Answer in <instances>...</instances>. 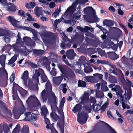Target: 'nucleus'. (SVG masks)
<instances>
[{"label": "nucleus", "mask_w": 133, "mask_h": 133, "mask_svg": "<svg viewBox=\"0 0 133 133\" xmlns=\"http://www.w3.org/2000/svg\"><path fill=\"white\" fill-rule=\"evenodd\" d=\"M82 106L80 104L76 105L72 109V111L77 114V121L80 124H83L86 121L88 117V114L91 111V105L90 104L88 105H85L83 107L82 111L81 113L79 112L81 110Z\"/></svg>", "instance_id": "1"}, {"label": "nucleus", "mask_w": 133, "mask_h": 133, "mask_svg": "<svg viewBox=\"0 0 133 133\" xmlns=\"http://www.w3.org/2000/svg\"><path fill=\"white\" fill-rule=\"evenodd\" d=\"M45 86V89L41 92V97L43 101L44 102L47 99V94H49L48 101L52 108V105H55L56 104L57 99L55 94L51 91L52 85L49 81H47Z\"/></svg>", "instance_id": "2"}, {"label": "nucleus", "mask_w": 133, "mask_h": 133, "mask_svg": "<svg viewBox=\"0 0 133 133\" xmlns=\"http://www.w3.org/2000/svg\"><path fill=\"white\" fill-rule=\"evenodd\" d=\"M65 99L63 98L61 100L60 105L59 107V109L58 110V113L61 115V117L62 119V120L57 123L58 129L60 131L61 133H64V115L62 111V108L63 107L65 102Z\"/></svg>", "instance_id": "3"}, {"label": "nucleus", "mask_w": 133, "mask_h": 133, "mask_svg": "<svg viewBox=\"0 0 133 133\" xmlns=\"http://www.w3.org/2000/svg\"><path fill=\"white\" fill-rule=\"evenodd\" d=\"M41 75V82L42 83L46 82L48 78L45 75L43 71L41 69L39 68L35 70V73L32 76V79L36 81V83L39 84V77Z\"/></svg>", "instance_id": "4"}, {"label": "nucleus", "mask_w": 133, "mask_h": 133, "mask_svg": "<svg viewBox=\"0 0 133 133\" xmlns=\"http://www.w3.org/2000/svg\"><path fill=\"white\" fill-rule=\"evenodd\" d=\"M125 92L124 94L125 99L124 97L121 96V103L122 107L124 109L127 108L128 109H130L129 106L125 103L126 102L127 100H129L131 97V91L130 90H127L125 89Z\"/></svg>", "instance_id": "5"}, {"label": "nucleus", "mask_w": 133, "mask_h": 133, "mask_svg": "<svg viewBox=\"0 0 133 133\" xmlns=\"http://www.w3.org/2000/svg\"><path fill=\"white\" fill-rule=\"evenodd\" d=\"M39 34L44 43L46 42V40L49 39L54 40L56 38L55 34L48 31H45L40 32Z\"/></svg>", "instance_id": "6"}, {"label": "nucleus", "mask_w": 133, "mask_h": 133, "mask_svg": "<svg viewBox=\"0 0 133 133\" xmlns=\"http://www.w3.org/2000/svg\"><path fill=\"white\" fill-rule=\"evenodd\" d=\"M77 4V1L73 3L71 6L68 8L63 16L65 18L70 17L75 11Z\"/></svg>", "instance_id": "7"}, {"label": "nucleus", "mask_w": 133, "mask_h": 133, "mask_svg": "<svg viewBox=\"0 0 133 133\" xmlns=\"http://www.w3.org/2000/svg\"><path fill=\"white\" fill-rule=\"evenodd\" d=\"M19 32L18 33L16 42L15 44H13L11 46L13 48L14 50L16 51H19V47L22 45V39L21 38Z\"/></svg>", "instance_id": "8"}, {"label": "nucleus", "mask_w": 133, "mask_h": 133, "mask_svg": "<svg viewBox=\"0 0 133 133\" xmlns=\"http://www.w3.org/2000/svg\"><path fill=\"white\" fill-rule=\"evenodd\" d=\"M34 102L37 106H40L41 105L40 103L34 95H31L26 101V102L28 104L30 102Z\"/></svg>", "instance_id": "9"}, {"label": "nucleus", "mask_w": 133, "mask_h": 133, "mask_svg": "<svg viewBox=\"0 0 133 133\" xmlns=\"http://www.w3.org/2000/svg\"><path fill=\"white\" fill-rule=\"evenodd\" d=\"M89 93L88 92H85L84 95L81 97L82 103L84 104L85 103L88 102L89 101Z\"/></svg>", "instance_id": "10"}, {"label": "nucleus", "mask_w": 133, "mask_h": 133, "mask_svg": "<svg viewBox=\"0 0 133 133\" xmlns=\"http://www.w3.org/2000/svg\"><path fill=\"white\" fill-rule=\"evenodd\" d=\"M21 28L22 29H23L26 30L31 32L34 36V37H33V39L35 40H36L37 39V38L36 36L37 32L35 30L29 27L22 26Z\"/></svg>", "instance_id": "11"}, {"label": "nucleus", "mask_w": 133, "mask_h": 133, "mask_svg": "<svg viewBox=\"0 0 133 133\" xmlns=\"http://www.w3.org/2000/svg\"><path fill=\"white\" fill-rule=\"evenodd\" d=\"M23 40L25 44L26 45L32 47L35 45V42L33 41L32 39L29 37H25L23 38Z\"/></svg>", "instance_id": "12"}, {"label": "nucleus", "mask_w": 133, "mask_h": 133, "mask_svg": "<svg viewBox=\"0 0 133 133\" xmlns=\"http://www.w3.org/2000/svg\"><path fill=\"white\" fill-rule=\"evenodd\" d=\"M28 78V71H25L22 75L21 79L24 85L25 86H27V81Z\"/></svg>", "instance_id": "13"}, {"label": "nucleus", "mask_w": 133, "mask_h": 133, "mask_svg": "<svg viewBox=\"0 0 133 133\" xmlns=\"http://www.w3.org/2000/svg\"><path fill=\"white\" fill-rule=\"evenodd\" d=\"M76 55V54L75 53L74 50L72 49H70L68 51L66 54L67 57L70 59H72Z\"/></svg>", "instance_id": "14"}, {"label": "nucleus", "mask_w": 133, "mask_h": 133, "mask_svg": "<svg viewBox=\"0 0 133 133\" xmlns=\"http://www.w3.org/2000/svg\"><path fill=\"white\" fill-rule=\"evenodd\" d=\"M63 79L61 76L55 77L53 78L52 82L53 83L56 85H59Z\"/></svg>", "instance_id": "15"}, {"label": "nucleus", "mask_w": 133, "mask_h": 133, "mask_svg": "<svg viewBox=\"0 0 133 133\" xmlns=\"http://www.w3.org/2000/svg\"><path fill=\"white\" fill-rule=\"evenodd\" d=\"M89 10H90L93 13L94 20H95L96 22H98L99 21V19L97 17V15H95L96 12L95 10L93 9L92 7H89L87 8L84 9V12H85L86 11Z\"/></svg>", "instance_id": "16"}, {"label": "nucleus", "mask_w": 133, "mask_h": 133, "mask_svg": "<svg viewBox=\"0 0 133 133\" xmlns=\"http://www.w3.org/2000/svg\"><path fill=\"white\" fill-rule=\"evenodd\" d=\"M17 57V55H15L11 59L9 60L8 64L11 67H14L15 65V64L14 62L16 60Z\"/></svg>", "instance_id": "17"}, {"label": "nucleus", "mask_w": 133, "mask_h": 133, "mask_svg": "<svg viewBox=\"0 0 133 133\" xmlns=\"http://www.w3.org/2000/svg\"><path fill=\"white\" fill-rule=\"evenodd\" d=\"M7 19L13 26L15 27L17 26L18 21L15 19L13 17L9 16L7 18Z\"/></svg>", "instance_id": "18"}, {"label": "nucleus", "mask_w": 133, "mask_h": 133, "mask_svg": "<svg viewBox=\"0 0 133 133\" xmlns=\"http://www.w3.org/2000/svg\"><path fill=\"white\" fill-rule=\"evenodd\" d=\"M6 10L10 12H15L17 9V6L13 5L10 6H7L6 7Z\"/></svg>", "instance_id": "19"}, {"label": "nucleus", "mask_w": 133, "mask_h": 133, "mask_svg": "<svg viewBox=\"0 0 133 133\" xmlns=\"http://www.w3.org/2000/svg\"><path fill=\"white\" fill-rule=\"evenodd\" d=\"M103 23L104 25H106L107 27H110L113 25L114 22L112 21L105 19L103 21Z\"/></svg>", "instance_id": "20"}, {"label": "nucleus", "mask_w": 133, "mask_h": 133, "mask_svg": "<svg viewBox=\"0 0 133 133\" xmlns=\"http://www.w3.org/2000/svg\"><path fill=\"white\" fill-rule=\"evenodd\" d=\"M84 80L86 82L91 83H95L93 76H85L84 77Z\"/></svg>", "instance_id": "21"}, {"label": "nucleus", "mask_w": 133, "mask_h": 133, "mask_svg": "<svg viewBox=\"0 0 133 133\" xmlns=\"http://www.w3.org/2000/svg\"><path fill=\"white\" fill-rule=\"evenodd\" d=\"M94 77L95 79V83H96L98 82V79H102L103 75H102L98 73L95 74H93Z\"/></svg>", "instance_id": "22"}, {"label": "nucleus", "mask_w": 133, "mask_h": 133, "mask_svg": "<svg viewBox=\"0 0 133 133\" xmlns=\"http://www.w3.org/2000/svg\"><path fill=\"white\" fill-rule=\"evenodd\" d=\"M34 13L37 16L42 15V9L41 8H38L37 6L36 7L34 10Z\"/></svg>", "instance_id": "23"}, {"label": "nucleus", "mask_w": 133, "mask_h": 133, "mask_svg": "<svg viewBox=\"0 0 133 133\" xmlns=\"http://www.w3.org/2000/svg\"><path fill=\"white\" fill-rule=\"evenodd\" d=\"M4 75L6 79L7 80L8 78V73L4 68H0V75Z\"/></svg>", "instance_id": "24"}, {"label": "nucleus", "mask_w": 133, "mask_h": 133, "mask_svg": "<svg viewBox=\"0 0 133 133\" xmlns=\"http://www.w3.org/2000/svg\"><path fill=\"white\" fill-rule=\"evenodd\" d=\"M67 76V78L70 77L72 78H75V77L74 72L70 69H68Z\"/></svg>", "instance_id": "25"}, {"label": "nucleus", "mask_w": 133, "mask_h": 133, "mask_svg": "<svg viewBox=\"0 0 133 133\" xmlns=\"http://www.w3.org/2000/svg\"><path fill=\"white\" fill-rule=\"evenodd\" d=\"M41 111L42 116L43 117L46 116L48 113V110L45 106L42 107L41 109Z\"/></svg>", "instance_id": "26"}, {"label": "nucleus", "mask_w": 133, "mask_h": 133, "mask_svg": "<svg viewBox=\"0 0 133 133\" xmlns=\"http://www.w3.org/2000/svg\"><path fill=\"white\" fill-rule=\"evenodd\" d=\"M6 56L2 55L0 56V63L3 67L4 66L5 63Z\"/></svg>", "instance_id": "27"}, {"label": "nucleus", "mask_w": 133, "mask_h": 133, "mask_svg": "<svg viewBox=\"0 0 133 133\" xmlns=\"http://www.w3.org/2000/svg\"><path fill=\"white\" fill-rule=\"evenodd\" d=\"M62 37L63 39L65 41V42L67 43L66 45L69 48L71 45V42L64 34H63L62 35Z\"/></svg>", "instance_id": "28"}, {"label": "nucleus", "mask_w": 133, "mask_h": 133, "mask_svg": "<svg viewBox=\"0 0 133 133\" xmlns=\"http://www.w3.org/2000/svg\"><path fill=\"white\" fill-rule=\"evenodd\" d=\"M67 85L65 84H61L60 86V89L62 90L63 92L64 93H65L67 90Z\"/></svg>", "instance_id": "29"}, {"label": "nucleus", "mask_w": 133, "mask_h": 133, "mask_svg": "<svg viewBox=\"0 0 133 133\" xmlns=\"http://www.w3.org/2000/svg\"><path fill=\"white\" fill-rule=\"evenodd\" d=\"M3 130L4 133H8L10 131V129L8 128V125L5 123H3Z\"/></svg>", "instance_id": "30"}, {"label": "nucleus", "mask_w": 133, "mask_h": 133, "mask_svg": "<svg viewBox=\"0 0 133 133\" xmlns=\"http://www.w3.org/2000/svg\"><path fill=\"white\" fill-rule=\"evenodd\" d=\"M109 102L108 101V99H107V101L104 103L102 107H101V108L100 109V110L101 112H103L105 110L106 108L107 107V106L108 105H109Z\"/></svg>", "instance_id": "31"}, {"label": "nucleus", "mask_w": 133, "mask_h": 133, "mask_svg": "<svg viewBox=\"0 0 133 133\" xmlns=\"http://www.w3.org/2000/svg\"><path fill=\"white\" fill-rule=\"evenodd\" d=\"M25 64H28L29 66H31L32 68H37L38 67V65L30 61H27L26 62Z\"/></svg>", "instance_id": "32"}, {"label": "nucleus", "mask_w": 133, "mask_h": 133, "mask_svg": "<svg viewBox=\"0 0 133 133\" xmlns=\"http://www.w3.org/2000/svg\"><path fill=\"white\" fill-rule=\"evenodd\" d=\"M31 114V113L30 112H27L25 113L24 115L25 116V117L23 120L26 121H29L31 120V116H30Z\"/></svg>", "instance_id": "33"}, {"label": "nucleus", "mask_w": 133, "mask_h": 133, "mask_svg": "<svg viewBox=\"0 0 133 133\" xmlns=\"http://www.w3.org/2000/svg\"><path fill=\"white\" fill-rule=\"evenodd\" d=\"M64 21V19L62 17L60 19H56L54 22V25L56 28H57V24L58 23H60L61 21L63 22Z\"/></svg>", "instance_id": "34"}, {"label": "nucleus", "mask_w": 133, "mask_h": 133, "mask_svg": "<svg viewBox=\"0 0 133 133\" xmlns=\"http://www.w3.org/2000/svg\"><path fill=\"white\" fill-rule=\"evenodd\" d=\"M44 118V121L45 123L46 124V128L49 130V127L50 126V125L52 124H50V121L49 119L46 117V116H43Z\"/></svg>", "instance_id": "35"}, {"label": "nucleus", "mask_w": 133, "mask_h": 133, "mask_svg": "<svg viewBox=\"0 0 133 133\" xmlns=\"http://www.w3.org/2000/svg\"><path fill=\"white\" fill-rule=\"evenodd\" d=\"M119 57V55L114 52H112L110 56V58L113 60H116Z\"/></svg>", "instance_id": "36"}, {"label": "nucleus", "mask_w": 133, "mask_h": 133, "mask_svg": "<svg viewBox=\"0 0 133 133\" xmlns=\"http://www.w3.org/2000/svg\"><path fill=\"white\" fill-rule=\"evenodd\" d=\"M121 88L118 85H116L115 86V88H112L111 89V90H112L116 92V93H117V91H121Z\"/></svg>", "instance_id": "37"}, {"label": "nucleus", "mask_w": 133, "mask_h": 133, "mask_svg": "<svg viewBox=\"0 0 133 133\" xmlns=\"http://www.w3.org/2000/svg\"><path fill=\"white\" fill-rule=\"evenodd\" d=\"M78 85L79 87H85L86 85V83L84 81L79 80L78 82Z\"/></svg>", "instance_id": "38"}, {"label": "nucleus", "mask_w": 133, "mask_h": 133, "mask_svg": "<svg viewBox=\"0 0 133 133\" xmlns=\"http://www.w3.org/2000/svg\"><path fill=\"white\" fill-rule=\"evenodd\" d=\"M84 72L87 73H89L93 71L92 69L90 66H86L84 69Z\"/></svg>", "instance_id": "39"}, {"label": "nucleus", "mask_w": 133, "mask_h": 133, "mask_svg": "<svg viewBox=\"0 0 133 133\" xmlns=\"http://www.w3.org/2000/svg\"><path fill=\"white\" fill-rule=\"evenodd\" d=\"M20 130V126L19 125H17L14 129L12 133H19Z\"/></svg>", "instance_id": "40"}, {"label": "nucleus", "mask_w": 133, "mask_h": 133, "mask_svg": "<svg viewBox=\"0 0 133 133\" xmlns=\"http://www.w3.org/2000/svg\"><path fill=\"white\" fill-rule=\"evenodd\" d=\"M49 129L51 130V133H58L54 128L53 124L50 125Z\"/></svg>", "instance_id": "41"}, {"label": "nucleus", "mask_w": 133, "mask_h": 133, "mask_svg": "<svg viewBox=\"0 0 133 133\" xmlns=\"http://www.w3.org/2000/svg\"><path fill=\"white\" fill-rule=\"evenodd\" d=\"M129 59L123 56L122 58L121 61L124 64H127L128 62Z\"/></svg>", "instance_id": "42"}, {"label": "nucleus", "mask_w": 133, "mask_h": 133, "mask_svg": "<svg viewBox=\"0 0 133 133\" xmlns=\"http://www.w3.org/2000/svg\"><path fill=\"white\" fill-rule=\"evenodd\" d=\"M101 107L100 105L98 104L95 105L93 107V110L95 112H97L100 110Z\"/></svg>", "instance_id": "43"}, {"label": "nucleus", "mask_w": 133, "mask_h": 133, "mask_svg": "<svg viewBox=\"0 0 133 133\" xmlns=\"http://www.w3.org/2000/svg\"><path fill=\"white\" fill-rule=\"evenodd\" d=\"M18 13L19 15L24 17H26V14L25 12L23 11L22 10H19L18 11Z\"/></svg>", "instance_id": "44"}, {"label": "nucleus", "mask_w": 133, "mask_h": 133, "mask_svg": "<svg viewBox=\"0 0 133 133\" xmlns=\"http://www.w3.org/2000/svg\"><path fill=\"white\" fill-rule=\"evenodd\" d=\"M31 120L33 121L36 120L38 118L37 115L34 114H32L31 115Z\"/></svg>", "instance_id": "45"}, {"label": "nucleus", "mask_w": 133, "mask_h": 133, "mask_svg": "<svg viewBox=\"0 0 133 133\" xmlns=\"http://www.w3.org/2000/svg\"><path fill=\"white\" fill-rule=\"evenodd\" d=\"M61 10H55V11L53 14L52 16L55 18L58 16L59 15V13L60 12Z\"/></svg>", "instance_id": "46"}, {"label": "nucleus", "mask_w": 133, "mask_h": 133, "mask_svg": "<svg viewBox=\"0 0 133 133\" xmlns=\"http://www.w3.org/2000/svg\"><path fill=\"white\" fill-rule=\"evenodd\" d=\"M25 111V109L23 106L18 111V113L21 114H23Z\"/></svg>", "instance_id": "47"}, {"label": "nucleus", "mask_w": 133, "mask_h": 133, "mask_svg": "<svg viewBox=\"0 0 133 133\" xmlns=\"http://www.w3.org/2000/svg\"><path fill=\"white\" fill-rule=\"evenodd\" d=\"M51 116L55 120H57L58 118V116L55 113H51L50 114Z\"/></svg>", "instance_id": "48"}, {"label": "nucleus", "mask_w": 133, "mask_h": 133, "mask_svg": "<svg viewBox=\"0 0 133 133\" xmlns=\"http://www.w3.org/2000/svg\"><path fill=\"white\" fill-rule=\"evenodd\" d=\"M98 27L102 31L104 34H105L107 33V30L106 29L103 28L102 26H99Z\"/></svg>", "instance_id": "49"}, {"label": "nucleus", "mask_w": 133, "mask_h": 133, "mask_svg": "<svg viewBox=\"0 0 133 133\" xmlns=\"http://www.w3.org/2000/svg\"><path fill=\"white\" fill-rule=\"evenodd\" d=\"M15 78V73L13 72L10 77V81L11 83H12L14 80Z\"/></svg>", "instance_id": "50"}, {"label": "nucleus", "mask_w": 133, "mask_h": 133, "mask_svg": "<svg viewBox=\"0 0 133 133\" xmlns=\"http://www.w3.org/2000/svg\"><path fill=\"white\" fill-rule=\"evenodd\" d=\"M0 2L6 8V6L8 5L6 0H0Z\"/></svg>", "instance_id": "51"}, {"label": "nucleus", "mask_w": 133, "mask_h": 133, "mask_svg": "<svg viewBox=\"0 0 133 133\" xmlns=\"http://www.w3.org/2000/svg\"><path fill=\"white\" fill-rule=\"evenodd\" d=\"M104 96L103 93L102 92H100L96 94L97 97L101 98L103 97Z\"/></svg>", "instance_id": "52"}, {"label": "nucleus", "mask_w": 133, "mask_h": 133, "mask_svg": "<svg viewBox=\"0 0 133 133\" xmlns=\"http://www.w3.org/2000/svg\"><path fill=\"white\" fill-rule=\"evenodd\" d=\"M26 15L27 16H28L27 20L28 21H33L34 19L32 18L30 15L28 13H26Z\"/></svg>", "instance_id": "53"}, {"label": "nucleus", "mask_w": 133, "mask_h": 133, "mask_svg": "<svg viewBox=\"0 0 133 133\" xmlns=\"http://www.w3.org/2000/svg\"><path fill=\"white\" fill-rule=\"evenodd\" d=\"M101 88L102 90L104 91H107L108 90V89L107 86V85H102Z\"/></svg>", "instance_id": "54"}, {"label": "nucleus", "mask_w": 133, "mask_h": 133, "mask_svg": "<svg viewBox=\"0 0 133 133\" xmlns=\"http://www.w3.org/2000/svg\"><path fill=\"white\" fill-rule=\"evenodd\" d=\"M5 31L3 29H0V36H5Z\"/></svg>", "instance_id": "55"}, {"label": "nucleus", "mask_w": 133, "mask_h": 133, "mask_svg": "<svg viewBox=\"0 0 133 133\" xmlns=\"http://www.w3.org/2000/svg\"><path fill=\"white\" fill-rule=\"evenodd\" d=\"M57 66L59 69L62 70H63V68L65 67V65L62 64H57Z\"/></svg>", "instance_id": "56"}, {"label": "nucleus", "mask_w": 133, "mask_h": 133, "mask_svg": "<svg viewBox=\"0 0 133 133\" xmlns=\"http://www.w3.org/2000/svg\"><path fill=\"white\" fill-rule=\"evenodd\" d=\"M56 72L55 68H52L50 72V74L52 76H55L56 74Z\"/></svg>", "instance_id": "57"}, {"label": "nucleus", "mask_w": 133, "mask_h": 133, "mask_svg": "<svg viewBox=\"0 0 133 133\" xmlns=\"http://www.w3.org/2000/svg\"><path fill=\"white\" fill-rule=\"evenodd\" d=\"M133 110H127L124 113V114L125 115H127L128 114H132L133 113Z\"/></svg>", "instance_id": "58"}, {"label": "nucleus", "mask_w": 133, "mask_h": 133, "mask_svg": "<svg viewBox=\"0 0 133 133\" xmlns=\"http://www.w3.org/2000/svg\"><path fill=\"white\" fill-rule=\"evenodd\" d=\"M67 44V43L66 42H63V43H62L61 44V47H62V48H63V49H65V47H66V45L68 47L67 45H66Z\"/></svg>", "instance_id": "59"}, {"label": "nucleus", "mask_w": 133, "mask_h": 133, "mask_svg": "<svg viewBox=\"0 0 133 133\" xmlns=\"http://www.w3.org/2000/svg\"><path fill=\"white\" fill-rule=\"evenodd\" d=\"M93 68L94 69L96 70H97L98 71H100L101 70V66H99L98 67L96 66H93Z\"/></svg>", "instance_id": "60"}, {"label": "nucleus", "mask_w": 133, "mask_h": 133, "mask_svg": "<svg viewBox=\"0 0 133 133\" xmlns=\"http://www.w3.org/2000/svg\"><path fill=\"white\" fill-rule=\"evenodd\" d=\"M55 5V4L54 2H51L49 5L50 8H54Z\"/></svg>", "instance_id": "61"}, {"label": "nucleus", "mask_w": 133, "mask_h": 133, "mask_svg": "<svg viewBox=\"0 0 133 133\" xmlns=\"http://www.w3.org/2000/svg\"><path fill=\"white\" fill-rule=\"evenodd\" d=\"M4 40L6 43L9 42L10 41V38L8 37H4L3 38Z\"/></svg>", "instance_id": "62"}, {"label": "nucleus", "mask_w": 133, "mask_h": 133, "mask_svg": "<svg viewBox=\"0 0 133 133\" xmlns=\"http://www.w3.org/2000/svg\"><path fill=\"white\" fill-rule=\"evenodd\" d=\"M97 62L99 63H101L102 64H105L106 63V61L104 60H97Z\"/></svg>", "instance_id": "63"}, {"label": "nucleus", "mask_w": 133, "mask_h": 133, "mask_svg": "<svg viewBox=\"0 0 133 133\" xmlns=\"http://www.w3.org/2000/svg\"><path fill=\"white\" fill-rule=\"evenodd\" d=\"M123 117L122 116L120 117L118 119V120L119 123H122L123 122Z\"/></svg>", "instance_id": "64"}]
</instances>
